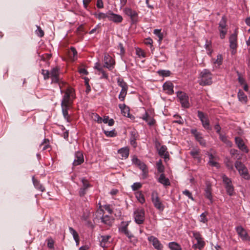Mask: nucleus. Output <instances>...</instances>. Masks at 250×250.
Returning <instances> with one entry per match:
<instances>
[{
  "label": "nucleus",
  "instance_id": "f257e3e1",
  "mask_svg": "<svg viewBox=\"0 0 250 250\" xmlns=\"http://www.w3.org/2000/svg\"><path fill=\"white\" fill-rule=\"evenodd\" d=\"M75 98L74 89L72 88H68L64 92V94L61 102L62 112L64 118L67 120L69 117L68 114V109L72 104L73 100Z\"/></svg>",
  "mask_w": 250,
  "mask_h": 250
},
{
  "label": "nucleus",
  "instance_id": "f03ea898",
  "mask_svg": "<svg viewBox=\"0 0 250 250\" xmlns=\"http://www.w3.org/2000/svg\"><path fill=\"white\" fill-rule=\"evenodd\" d=\"M212 82V74L208 70L205 69L201 72L199 82L200 85H210Z\"/></svg>",
  "mask_w": 250,
  "mask_h": 250
},
{
  "label": "nucleus",
  "instance_id": "7ed1b4c3",
  "mask_svg": "<svg viewBox=\"0 0 250 250\" xmlns=\"http://www.w3.org/2000/svg\"><path fill=\"white\" fill-rule=\"evenodd\" d=\"M151 196L154 206L159 210L163 211L165 207L158 196V192L155 190L153 191Z\"/></svg>",
  "mask_w": 250,
  "mask_h": 250
},
{
  "label": "nucleus",
  "instance_id": "20e7f679",
  "mask_svg": "<svg viewBox=\"0 0 250 250\" xmlns=\"http://www.w3.org/2000/svg\"><path fill=\"white\" fill-rule=\"evenodd\" d=\"M235 167L239 171V174L245 179H249L250 175L248 172L247 167L241 162L236 161L235 163Z\"/></svg>",
  "mask_w": 250,
  "mask_h": 250
},
{
  "label": "nucleus",
  "instance_id": "39448f33",
  "mask_svg": "<svg viewBox=\"0 0 250 250\" xmlns=\"http://www.w3.org/2000/svg\"><path fill=\"white\" fill-rule=\"evenodd\" d=\"M229 47L231 49V52L232 55L236 53V49L237 48V30H235L233 34H231L229 38Z\"/></svg>",
  "mask_w": 250,
  "mask_h": 250
},
{
  "label": "nucleus",
  "instance_id": "423d86ee",
  "mask_svg": "<svg viewBox=\"0 0 250 250\" xmlns=\"http://www.w3.org/2000/svg\"><path fill=\"white\" fill-rule=\"evenodd\" d=\"M193 237L197 240V243L194 244L192 246V248L194 249H198L201 250L205 246V243L203 240V238L201 237L200 233L197 231H192Z\"/></svg>",
  "mask_w": 250,
  "mask_h": 250
},
{
  "label": "nucleus",
  "instance_id": "0eeeda50",
  "mask_svg": "<svg viewBox=\"0 0 250 250\" xmlns=\"http://www.w3.org/2000/svg\"><path fill=\"white\" fill-rule=\"evenodd\" d=\"M135 222L139 225L143 224L145 221V210L143 208H138L134 212Z\"/></svg>",
  "mask_w": 250,
  "mask_h": 250
},
{
  "label": "nucleus",
  "instance_id": "6e6552de",
  "mask_svg": "<svg viewBox=\"0 0 250 250\" xmlns=\"http://www.w3.org/2000/svg\"><path fill=\"white\" fill-rule=\"evenodd\" d=\"M177 96L183 107L188 108L190 106L188 102V96L186 93L182 91H178Z\"/></svg>",
  "mask_w": 250,
  "mask_h": 250
},
{
  "label": "nucleus",
  "instance_id": "1a4fd4ad",
  "mask_svg": "<svg viewBox=\"0 0 250 250\" xmlns=\"http://www.w3.org/2000/svg\"><path fill=\"white\" fill-rule=\"evenodd\" d=\"M198 117L202 122L203 126L207 130H211L209 119L208 116L203 112L198 111Z\"/></svg>",
  "mask_w": 250,
  "mask_h": 250
},
{
  "label": "nucleus",
  "instance_id": "9d476101",
  "mask_svg": "<svg viewBox=\"0 0 250 250\" xmlns=\"http://www.w3.org/2000/svg\"><path fill=\"white\" fill-rule=\"evenodd\" d=\"M226 26V19L225 17L223 16L219 22L218 27L220 32V36L222 39H224L227 34Z\"/></svg>",
  "mask_w": 250,
  "mask_h": 250
},
{
  "label": "nucleus",
  "instance_id": "9b49d317",
  "mask_svg": "<svg viewBox=\"0 0 250 250\" xmlns=\"http://www.w3.org/2000/svg\"><path fill=\"white\" fill-rule=\"evenodd\" d=\"M104 67L108 68L109 70H111L114 68L115 64L114 60L108 54H105L104 59Z\"/></svg>",
  "mask_w": 250,
  "mask_h": 250
},
{
  "label": "nucleus",
  "instance_id": "f8f14e48",
  "mask_svg": "<svg viewBox=\"0 0 250 250\" xmlns=\"http://www.w3.org/2000/svg\"><path fill=\"white\" fill-rule=\"evenodd\" d=\"M128 226V222H122L121 225L119 228V231L125 234L128 238H131L133 237L132 233L128 230L127 227Z\"/></svg>",
  "mask_w": 250,
  "mask_h": 250
},
{
  "label": "nucleus",
  "instance_id": "ddd939ff",
  "mask_svg": "<svg viewBox=\"0 0 250 250\" xmlns=\"http://www.w3.org/2000/svg\"><path fill=\"white\" fill-rule=\"evenodd\" d=\"M235 230L239 236L243 240H249L250 237L248 234L247 231L241 226L236 227Z\"/></svg>",
  "mask_w": 250,
  "mask_h": 250
},
{
  "label": "nucleus",
  "instance_id": "4468645a",
  "mask_svg": "<svg viewBox=\"0 0 250 250\" xmlns=\"http://www.w3.org/2000/svg\"><path fill=\"white\" fill-rule=\"evenodd\" d=\"M50 77L52 83H58L59 82V69L57 67L52 68L50 72Z\"/></svg>",
  "mask_w": 250,
  "mask_h": 250
},
{
  "label": "nucleus",
  "instance_id": "2eb2a0df",
  "mask_svg": "<svg viewBox=\"0 0 250 250\" xmlns=\"http://www.w3.org/2000/svg\"><path fill=\"white\" fill-rule=\"evenodd\" d=\"M125 14L129 16L133 22H136L137 21L138 14L130 8H125L124 10Z\"/></svg>",
  "mask_w": 250,
  "mask_h": 250
},
{
  "label": "nucleus",
  "instance_id": "dca6fc26",
  "mask_svg": "<svg viewBox=\"0 0 250 250\" xmlns=\"http://www.w3.org/2000/svg\"><path fill=\"white\" fill-rule=\"evenodd\" d=\"M148 240L151 242L153 247L157 250H162L163 246L159 240L153 236H150L148 237Z\"/></svg>",
  "mask_w": 250,
  "mask_h": 250
},
{
  "label": "nucleus",
  "instance_id": "f3484780",
  "mask_svg": "<svg viewBox=\"0 0 250 250\" xmlns=\"http://www.w3.org/2000/svg\"><path fill=\"white\" fill-rule=\"evenodd\" d=\"M83 187L80 188L79 194L80 196H83L86 193L88 188L91 186L89 184L88 181L84 179L82 180Z\"/></svg>",
  "mask_w": 250,
  "mask_h": 250
},
{
  "label": "nucleus",
  "instance_id": "a211bd4d",
  "mask_svg": "<svg viewBox=\"0 0 250 250\" xmlns=\"http://www.w3.org/2000/svg\"><path fill=\"white\" fill-rule=\"evenodd\" d=\"M191 133L194 135L195 139L200 145L205 146L206 145V142L202 137V134L200 132L197 131L195 129H192L191 130Z\"/></svg>",
  "mask_w": 250,
  "mask_h": 250
},
{
  "label": "nucleus",
  "instance_id": "6ab92c4d",
  "mask_svg": "<svg viewBox=\"0 0 250 250\" xmlns=\"http://www.w3.org/2000/svg\"><path fill=\"white\" fill-rule=\"evenodd\" d=\"M132 162L139 167V168L143 171L144 174H146L147 172L146 166L137 157L133 158Z\"/></svg>",
  "mask_w": 250,
  "mask_h": 250
},
{
  "label": "nucleus",
  "instance_id": "aec40b11",
  "mask_svg": "<svg viewBox=\"0 0 250 250\" xmlns=\"http://www.w3.org/2000/svg\"><path fill=\"white\" fill-rule=\"evenodd\" d=\"M108 19L114 22H121L123 20V18L119 15L112 12H108Z\"/></svg>",
  "mask_w": 250,
  "mask_h": 250
},
{
  "label": "nucleus",
  "instance_id": "412c9836",
  "mask_svg": "<svg viewBox=\"0 0 250 250\" xmlns=\"http://www.w3.org/2000/svg\"><path fill=\"white\" fill-rule=\"evenodd\" d=\"M235 143L240 149L245 152H248V149L244 143L243 140L240 137H235Z\"/></svg>",
  "mask_w": 250,
  "mask_h": 250
},
{
  "label": "nucleus",
  "instance_id": "4be33fe9",
  "mask_svg": "<svg viewBox=\"0 0 250 250\" xmlns=\"http://www.w3.org/2000/svg\"><path fill=\"white\" fill-rule=\"evenodd\" d=\"M83 157L82 152L78 151L75 153V159L73 161L74 166L81 165L83 162Z\"/></svg>",
  "mask_w": 250,
  "mask_h": 250
},
{
  "label": "nucleus",
  "instance_id": "5701e85b",
  "mask_svg": "<svg viewBox=\"0 0 250 250\" xmlns=\"http://www.w3.org/2000/svg\"><path fill=\"white\" fill-rule=\"evenodd\" d=\"M118 153L121 155L122 159H126L129 154V148L127 146L122 147L118 150Z\"/></svg>",
  "mask_w": 250,
  "mask_h": 250
},
{
  "label": "nucleus",
  "instance_id": "b1692460",
  "mask_svg": "<svg viewBox=\"0 0 250 250\" xmlns=\"http://www.w3.org/2000/svg\"><path fill=\"white\" fill-rule=\"evenodd\" d=\"M111 238L110 235H102L100 238V245L103 248L106 247L109 244V239Z\"/></svg>",
  "mask_w": 250,
  "mask_h": 250
},
{
  "label": "nucleus",
  "instance_id": "393cba45",
  "mask_svg": "<svg viewBox=\"0 0 250 250\" xmlns=\"http://www.w3.org/2000/svg\"><path fill=\"white\" fill-rule=\"evenodd\" d=\"M101 219L102 223L108 226H111L113 222V219L107 215H103L101 217Z\"/></svg>",
  "mask_w": 250,
  "mask_h": 250
},
{
  "label": "nucleus",
  "instance_id": "a878e982",
  "mask_svg": "<svg viewBox=\"0 0 250 250\" xmlns=\"http://www.w3.org/2000/svg\"><path fill=\"white\" fill-rule=\"evenodd\" d=\"M163 88L165 90L167 91V93L169 94L173 93V85L171 82H166L163 84Z\"/></svg>",
  "mask_w": 250,
  "mask_h": 250
},
{
  "label": "nucleus",
  "instance_id": "bb28decb",
  "mask_svg": "<svg viewBox=\"0 0 250 250\" xmlns=\"http://www.w3.org/2000/svg\"><path fill=\"white\" fill-rule=\"evenodd\" d=\"M142 119L147 123L148 125L151 126L155 124V120L152 118L146 112L143 116Z\"/></svg>",
  "mask_w": 250,
  "mask_h": 250
},
{
  "label": "nucleus",
  "instance_id": "cd10ccee",
  "mask_svg": "<svg viewBox=\"0 0 250 250\" xmlns=\"http://www.w3.org/2000/svg\"><path fill=\"white\" fill-rule=\"evenodd\" d=\"M32 181H33L34 186L36 188L41 191L42 192H43L44 191V190H45L44 188L42 186V185L40 183V182L38 180L35 179L34 176H33L32 177Z\"/></svg>",
  "mask_w": 250,
  "mask_h": 250
},
{
  "label": "nucleus",
  "instance_id": "c85d7f7f",
  "mask_svg": "<svg viewBox=\"0 0 250 250\" xmlns=\"http://www.w3.org/2000/svg\"><path fill=\"white\" fill-rule=\"evenodd\" d=\"M122 113L124 116L128 117L129 115V109L125 104H120L119 105Z\"/></svg>",
  "mask_w": 250,
  "mask_h": 250
},
{
  "label": "nucleus",
  "instance_id": "c756f323",
  "mask_svg": "<svg viewBox=\"0 0 250 250\" xmlns=\"http://www.w3.org/2000/svg\"><path fill=\"white\" fill-rule=\"evenodd\" d=\"M237 96L240 102L244 104H246L247 103L248 100L247 96L246 95V94L244 93L243 91L240 90L238 92Z\"/></svg>",
  "mask_w": 250,
  "mask_h": 250
},
{
  "label": "nucleus",
  "instance_id": "7c9ffc66",
  "mask_svg": "<svg viewBox=\"0 0 250 250\" xmlns=\"http://www.w3.org/2000/svg\"><path fill=\"white\" fill-rule=\"evenodd\" d=\"M69 56L73 61L77 59V51L74 47H71L68 52Z\"/></svg>",
  "mask_w": 250,
  "mask_h": 250
},
{
  "label": "nucleus",
  "instance_id": "2f4dec72",
  "mask_svg": "<svg viewBox=\"0 0 250 250\" xmlns=\"http://www.w3.org/2000/svg\"><path fill=\"white\" fill-rule=\"evenodd\" d=\"M167 148L165 146H162L159 149V154L160 156H163L165 159L168 157V154L167 152Z\"/></svg>",
  "mask_w": 250,
  "mask_h": 250
},
{
  "label": "nucleus",
  "instance_id": "473e14b6",
  "mask_svg": "<svg viewBox=\"0 0 250 250\" xmlns=\"http://www.w3.org/2000/svg\"><path fill=\"white\" fill-rule=\"evenodd\" d=\"M159 182L165 186L170 185V182L167 178H166L164 174H161L159 178Z\"/></svg>",
  "mask_w": 250,
  "mask_h": 250
},
{
  "label": "nucleus",
  "instance_id": "72a5a7b5",
  "mask_svg": "<svg viewBox=\"0 0 250 250\" xmlns=\"http://www.w3.org/2000/svg\"><path fill=\"white\" fill-rule=\"evenodd\" d=\"M208 156H209L208 164L212 167H219V164L217 162L213 161V159H214L213 155L212 154H209Z\"/></svg>",
  "mask_w": 250,
  "mask_h": 250
},
{
  "label": "nucleus",
  "instance_id": "f704fd0d",
  "mask_svg": "<svg viewBox=\"0 0 250 250\" xmlns=\"http://www.w3.org/2000/svg\"><path fill=\"white\" fill-rule=\"evenodd\" d=\"M117 83L118 85L122 87V89H127V85L122 79L119 78L117 79Z\"/></svg>",
  "mask_w": 250,
  "mask_h": 250
},
{
  "label": "nucleus",
  "instance_id": "c9c22d12",
  "mask_svg": "<svg viewBox=\"0 0 250 250\" xmlns=\"http://www.w3.org/2000/svg\"><path fill=\"white\" fill-rule=\"evenodd\" d=\"M219 135L220 139L224 143H225L227 146H231V142L229 141L226 136L220 134Z\"/></svg>",
  "mask_w": 250,
  "mask_h": 250
},
{
  "label": "nucleus",
  "instance_id": "e433bc0d",
  "mask_svg": "<svg viewBox=\"0 0 250 250\" xmlns=\"http://www.w3.org/2000/svg\"><path fill=\"white\" fill-rule=\"evenodd\" d=\"M135 196L138 201L141 203L143 204L145 202V199L144 195L141 192L139 191L136 193Z\"/></svg>",
  "mask_w": 250,
  "mask_h": 250
},
{
  "label": "nucleus",
  "instance_id": "4c0bfd02",
  "mask_svg": "<svg viewBox=\"0 0 250 250\" xmlns=\"http://www.w3.org/2000/svg\"><path fill=\"white\" fill-rule=\"evenodd\" d=\"M168 246L171 250H181L180 246L174 242L169 243Z\"/></svg>",
  "mask_w": 250,
  "mask_h": 250
},
{
  "label": "nucleus",
  "instance_id": "58836bf2",
  "mask_svg": "<svg viewBox=\"0 0 250 250\" xmlns=\"http://www.w3.org/2000/svg\"><path fill=\"white\" fill-rule=\"evenodd\" d=\"M95 17L99 20H104L106 18L108 19V12L106 13H95L94 14Z\"/></svg>",
  "mask_w": 250,
  "mask_h": 250
},
{
  "label": "nucleus",
  "instance_id": "ea45409f",
  "mask_svg": "<svg viewBox=\"0 0 250 250\" xmlns=\"http://www.w3.org/2000/svg\"><path fill=\"white\" fill-rule=\"evenodd\" d=\"M131 138H130V144L131 145L133 146L134 147L136 146V140L137 138V134L135 131H132L131 133Z\"/></svg>",
  "mask_w": 250,
  "mask_h": 250
},
{
  "label": "nucleus",
  "instance_id": "a19ab883",
  "mask_svg": "<svg viewBox=\"0 0 250 250\" xmlns=\"http://www.w3.org/2000/svg\"><path fill=\"white\" fill-rule=\"evenodd\" d=\"M205 196L206 198L208 199L211 202L212 195L211 192V188L209 186H208L205 189Z\"/></svg>",
  "mask_w": 250,
  "mask_h": 250
},
{
  "label": "nucleus",
  "instance_id": "79ce46f5",
  "mask_svg": "<svg viewBox=\"0 0 250 250\" xmlns=\"http://www.w3.org/2000/svg\"><path fill=\"white\" fill-rule=\"evenodd\" d=\"M190 154L194 158L198 160L200 159L199 157V150L198 149L194 148L190 152Z\"/></svg>",
  "mask_w": 250,
  "mask_h": 250
},
{
  "label": "nucleus",
  "instance_id": "37998d69",
  "mask_svg": "<svg viewBox=\"0 0 250 250\" xmlns=\"http://www.w3.org/2000/svg\"><path fill=\"white\" fill-rule=\"evenodd\" d=\"M48 140L47 139H44L43 143H42L39 146L40 149H42V150H45L49 148V146L48 144Z\"/></svg>",
  "mask_w": 250,
  "mask_h": 250
},
{
  "label": "nucleus",
  "instance_id": "c03bdc74",
  "mask_svg": "<svg viewBox=\"0 0 250 250\" xmlns=\"http://www.w3.org/2000/svg\"><path fill=\"white\" fill-rule=\"evenodd\" d=\"M154 34L159 38V42H161L163 39V35L161 32L160 29H155L153 32Z\"/></svg>",
  "mask_w": 250,
  "mask_h": 250
},
{
  "label": "nucleus",
  "instance_id": "a18cd8bd",
  "mask_svg": "<svg viewBox=\"0 0 250 250\" xmlns=\"http://www.w3.org/2000/svg\"><path fill=\"white\" fill-rule=\"evenodd\" d=\"M226 189L227 192L229 195L231 196L233 194L234 188L231 184L230 185L226 186Z\"/></svg>",
  "mask_w": 250,
  "mask_h": 250
},
{
  "label": "nucleus",
  "instance_id": "49530a36",
  "mask_svg": "<svg viewBox=\"0 0 250 250\" xmlns=\"http://www.w3.org/2000/svg\"><path fill=\"white\" fill-rule=\"evenodd\" d=\"M222 178L223 181V183L225 184L226 186L230 185L231 184V180L225 174H223L222 176Z\"/></svg>",
  "mask_w": 250,
  "mask_h": 250
},
{
  "label": "nucleus",
  "instance_id": "de8ad7c7",
  "mask_svg": "<svg viewBox=\"0 0 250 250\" xmlns=\"http://www.w3.org/2000/svg\"><path fill=\"white\" fill-rule=\"evenodd\" d=\"M127 89H122L119 95V99L121 101H123L127 93Z\"/></svg>",
  "mask_w": 250,
  "mask_h": 250
},
{
  "label": "nucleus",
  "instance_id": "09e8293b",
  "mask_svg": "<svg viewBox=\"0 0 250 250\" xmlns=\"http://www.w3.org/2000/svg\"><path fill=\"white\" fill-rule=\"evenodd\" d=\"M158 73L160 76H162L163 77H167L170 75V72L169 70H159L158 71Z\"/></svg>",
  "mask_w": 250,
  "mask_h": 250
},
{
  "label": "nucleus",
  "instance_id": "8fccbe9b",
  "mask_svg": "<svg viewBox=\"0 0 250 250\" xmlns=\"http://www.w3.org/2000/svg\"><path fill=\"white\" fill-rule=\"evenodd\" d=\"M222 60H223V58H222V55L220 54L218 55L217 56L216 60L213 62V63L215 64H217L218 66H219L222 64Z\"/></svg>",
  "mask_w": 250,
  "mask_h": 250
},
{
  "label": "nucleus",
  "instance_id": "3c124183",
  "mask_svg": "<svg viewBox=\"0 0 250 250\" xmlns=\"http://www.w3.org/2000/svg\"><path fill=\"white\" fill-rule=\"evenodd\" d=\"M92 118L93 120L96 121L98 123L101 124L102 123V118L98 114L96 113L93 114Z\"/></svg>",
  "mask_w": 250,
  "mask_h": 250
},
{
  "label": "nucleus",
  "instance_id": "603ef678",
  "mask_svg": "<svg viewBox=\"0 0 250 250\" xmlns=\"http://www.w3.org/2000/svg\"><path fill=\"white\" fill-rule=\"evenodd\" d=\"M207 214H208V213L207 212H205L202 213L200 215V222L205 223L208 221V219H207V217H206Z\"/></svg>",
  "mask_w": 250,
  "mask_h": 250
},
{
  "label": "nucleus",
  "instance_id": "864d4df0",
  "mask_svg": "<svg viewBox=\"0 0 250 250\" xmlns=\"http://www.w3.org/2000/svg\"><path fill=\"white\" fill-rule=\"evenodd\" d=\"M157 167L158 171L159 172H163L164 170V167L162 165L161 160H160L157 163Z\"/></svg>",
  "mask_w": 250,
  "mask_h": 250
},
{
  "label": "nucleus",
  "instance_id": "5fc2aeb1",
  "mask_svg": "<svg viewBox=\"0 0 250 250\" xmlns=\"http://www.w3.org/2000/svg\"><path fill=\"white\" fill-rule=\"evenodd\" d=\"M142 187V184L140 183H135L131 186L132 190L136 191Z\"/></svg>",
  "mask_w": 250,
  "mask_h": 250
},
{
  "label": "nucleus",
  "instance_id": "6e6d98bb",
  "mask_svg": "<svg viewBox=\"0 0 250 250\" xmlns=\"http://www.w3.org/2000/svg\"><path fill=\"white\" fill-rule=\"evenodd\" d=\"M42 74L43 75L44 80H47L50 78V72L48 70L42 69Z\"/></svg>",
  "mask_w": 250,
  "mask_h": 250
},
{
  "label": "nucleus",
  "instance_id": "4d7b16f0",
  "mask_svg": "<svg viewBox=\"0 0 250 250\" xmlns=\"http://www.w3.org/2000/svg\"><path fill=\"white\" fill-rule=\"evenodd\" d=\"M97 74L98 75H101V79H107L108 78V74L103 69Z\"/></svg>",
  "mask_w": 250,
  "mask_h": 250
},
{
  "label": "nucleus",
  "instance_id": "13d9d810",
  "mask_svg": "<svg viewBox=\"0 0 250 250\" xmlns=\"http://www.w3.org/2000/svg\"><path fill=\"white\" fill-rule=\"evenodd\" d=\"M183 194L187 196L188 198L190 199L192 201H194V198L192 197V193L188 190H185L183 191Z\"/></svg>",
  "mask_w": 250,
  "mask_h": 250
},
{
  "label": "nucleus",
  "instance_id": "bf43d9fd",
  "mask_svg": "<svg viewBox=\"0 0 250 250\" xmlns=\"http://www.w3.org/2000/svg\"><path fill=\"white\" fill-rule=\"evenodd\" d=\"M104 133L107 136L109 137H114L116 135L114 130L104 131Z\"/></svg>",
  "mask_w": 250,
  "mask_h": 250
},
{
  "label": "nucleus",
  "instance_id": "052dcab7",
  "mask_svg": "<svg viewBox=\"0 0 250 250\" xmlns=\"http://www.w3.org/2000/svg\"><path fill=\"white\" fill-rule=\"evenodd\" d=\"M37 35L40 37H42L44 35V32L40 26H37V30H36Z\"/></svg>",
  "mask_w": 250,
  "mask_h": 250
},
{
  "label": "nucleus",
  "instance_id": "680f3d73",
  "mask_svg": "<svg viewBox=\"0 0 250 250\" xmlns=\"http://www.w3.org/2000/svg\"><path fill=\"white\" fill-rule=\"evenodd\" d=\"M136 54L139 57L142 56L143 57H145V54L144 52L141 49L137 48L136 49Z\"/></svg>",
  "mask_w": 250,
  "mask_h": 250
},
{
  "label": "nucleus",
  "instance_id": "e2e57ef3",
  "mask_svg": "<svg viewBox=\"0 0 250 250\" xmlns=\"http://www.w3.org/2000/svg\"><path fill=\"white\" fill-rule=\"evenodd\" d=\"M174 117L176 119V120L174 121V122L178 123L179 124H183L184 123V121L180 116L177 115L174 116Z\"/></svg>",
  "mask_w": 250,
  "mask_h": 250
},
{
  "label": "nucleus",
  "instance_id": "0e129e2a",
  "mask_svg": "<svg viewBox=\"0 0 250 250\" xmlns=\"http://www.w3.org/2000/svg\"><path fill=\"white\" fill-rule=\"evenodd\" d=\"M47 246L49 248H53L54 247V241L52 239L50 238L48 239Z\"/></svg>",
  "mask_w": 250,
  "mask_h": 250
},
{
  "label": "nucleus",
  "instance_id": "69168bd1",
  "mask_svg": "<svg viewBox=\"0 0 250 250\" xmlns=\"http://www.w3.org/2000/svg\"><path fill=\"white\" fill-rule=\"evenodd\" d=\"M104 213V210L101 208V206L99 207V208L97 209L96 214V216L98 217V216L99 215V216L102 215H103V214Z\"/></svg>",
  "mask_w": 250,
  "mask_h": 250
},
{
  "label": "nucleus",
  "instance_id": "338daca9",
  "mask_svg": "<svg viewBox=\"0 0 250 250\" xmlns=\"http://www.w3.org/2000/svg\"><path fill=\"white\" fill-rule=\"evenodd\" d=\"M94 68L96 69L99 73L100 71L103 69V67L99 62H96L95 64Z\"/></svg>",
  "mask_w": 250,
  "mask_h": 250
},
{
  "label": "nucleus",
  "instance_id": "774afa93",
  "mask_svg": "<svg viewBox=\"0 0 250 250\" xmlns=\"http://www.w3.org/2000/svg\"><path fill=\"white\" fill-rule=\"evenodd\" d=\"M226 165L229 169H233V163L229 160H227V161L226 162Z\"/></svg>",
  "mask_w": 250,
  "mask_h": 250
}]
</instances>
